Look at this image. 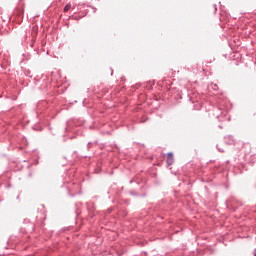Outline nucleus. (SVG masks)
I'll use <instances>...</instances> for the list:
<instances>
[{
  "instance_id": "f257e3e1",
  "label": "nucleus",
  "mask_w": 256,
  "mask_h": 256,
  "mask_svg": "<svg viewBox=\"0 0 256 256\" xmlns=\"http://www.w3.org/2000/svg\"><path fill=\"white\" fill-rule=\"evenodd\" d=\"M173 162H175L173 152H168V154H167V165H173Z\"/></svg>"
},
{
  "instance_id": "f03ea898",
  "label": "nucleus",
  "mask_w": 256,
  "mask_h": 256,
  "mask_svg": "<svg viewBox=\"0 0 256 256\" xmlns=\"http://www.w3.org/2000/svg\"><path fill=\"white\" fill-rule=\"evenodd\" d=\"M69 9H71V4H67V5L65 6V11H69Z\"/></svg>"
},
{
  "instance_id": "7ed1b4c3",
  "label": "nucleus",
  "mask_w": 256,
  "mask_h": 256,
  "mask_svg": "<svg viewBox=\"0 0 256 256\" xmlns=\"http://www.w3.org/2000/svg\"><path fill=\"white\" fill-rule=\"evenodd\" d=\"M255 256H256V253H255Z\"/></svg>"
}]
</instances>
